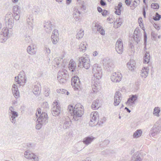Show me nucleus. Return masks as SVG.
<instances>
[{
    "label": "nucleus",
    "instance_id": "nucleus-1",
    "mask_svg": "<svg viewBox=\"0 0 161 161\" xmlns=\"http://www.w3.org/2000/svg\"><path fill=\"white\" fill-rule=\"evenodd\" d=\"M36 113L37 118H38L36 125V128L38 130H40L43 125L45 124L48 122V116L47 114L43 111H37Z\"/></svg>",
    "mask_w": 161,
    "mask_h": 161
},
{
    "label": "nucleus",
    "instance_id": "nucleus-2",
    "mask_svg": "<svg viewBox=\"0 0 161 161\" xmlns=\"http://www.w3.org/2000/svg\"><path fill=\"white\" fill-rule=\"evenodd\" d=\"M20 14L16 13L15 15H14L11 12L8 13L5 16V21L6 26L8 29H12L14 25V19L16 20H19L20 17Z\"/></svg>",
    "mask_w": 161,
    "mask_h": 161
},
{
    "label": "nucleus",
    "instance_id": "nucleus-3",
    "mask_svg": "<svg viewBox=\"0 0 161 161\" xmlns=\"http://www.w3.org/2000/svg\"><path fill=\"white\" fill-rule=\"evenodd\" d=\"M12 34V29H8L7 27L3 28L0 34V42L2 43L5 42Z\"/></svg>",
    "mask_w": 161,
    "mask_h": 161
},
{
    "label": "nucleus",
    "instance_id": "nucleus-4",
    "mask_svg": "<svg viewBox=\"0 0 161 161\" xmlns=\"http://www.w3.org/2000/svg\"><path fill=\"white\" fill-rule=\"evenodd\" d=\"M79 67L84 68L86 69H88L90 66V60L88 57H81L79 58Z\"/></svg>",
    "mask_w": 161,
    "mask_h": 161
},
{
    "label": "nucleus",
    "instance_id": "nucleus-5",
    "mask_svg": "<svg viewBox=\"0 0 161 161\" xmlns=\"http://www.w3.org/2000/svg\"><path fill=\"white\" fill-rule=\"evenodd\" d=\"M99 75L96 76V77L93 76L92 79V87L93 91L94 92H96V90H98L99 88L100 79L101 78V73L99 74Z\"/></svg>",
    "mask_w": 161,
    "mask_h": 161
},
{
    "label": "nucleus",
    "instance_id": "nucleus-6",
    "mask_svg": "<svg viewBox=\"0 0 161 161\" xmlns=\"http://www.w3.org/2000/svg\"><path fill=\"white\" fill-rule=\"evenodd\" d=\"M71 83L73 87H74V89L75 90H78L80 87V81L77 76H75L72 78Z\"/></svg>",
    "mask_w": 161,
    "mask_h": 161
},
{
    "label": "nucleus",
    "instance_id": "nucleus-7",
    "mask_svg": "<svg viewBox=\"0 0 161 161\" xmlns=\"http://www.w3.org/2000/svg\"><path fill=\"white\" fill-rule=\"evenodd\" d=\"M161 130V125L159 124V122H157L154 125L150 132L152 136H153L158 133Z\"/></svg>",
    "mask_w": 161,
    "mask_h": 161
},
{
    "label": "nucleus",
    "instance_id": "nucleus-8",
    "mask_svg": "<svg viewBox=\"0 0 161 161\" xmlns=\"http://www.w3.org/2000/svg\"><path fill=\"white\" fill-rule=\"evenodd\" d=\"M115 49L117 52L119 54H121L123 50V44L121 39H119L115 44Z\"/></svg>",
    "mask_w": 161,
    "mask_h": 161
},
{
    "label": "nucleus",
    "instance_id": "nucleus-9",
    "mask_svg": "<svg viewBox=\"0 0 161 161\" xmlns=\"http://www.w3.org/2000/svg\"><path fill=\"white\" fill-rule=\"evenodd\" d=\"M101 73V76H102V69L98 66V64H95L92 67V73L93 76L96 77L98 76L99 73Z\"/></svg>",
    "mask_w": 161,
    "mask_h": 161
},
{
    "label": "nucleus",
    "instance_id": "nucleus-10",
    "mask_svg": "<svg viewBox=\"0 0 161 161\" xmlns=\"http://www.w3.org/2000/svg\"><path fill=\"white\" fill-rule=\"evenodd\" d=\"M101 73V76H102V69L98 66V64H95L92 67V73L93 76L96 77L98 76L99 73Z\"/></svg>",
    "mask_w": 161,
    "mask_h": 161
},
{
    "label": "nucleus",
    "instance_id": "nucleus-11",
    "mask_svg": "<svg viewBox=\"0 0 161 161\" xmlns=\"http://www.w3.org/2000/svg\"><path fill=\"white\" fill-rule=\"evenodd\" d=\"M122 77L121 73L119 72H114L113 73L112 75L111 76V79L113 82H118L121 80Z\"/></svg>",
    "mask_w": 161,
    "mask_h": 161
},
{
    "label": "nucleus",
    "instance_id": "nucleus-12",
    "mask_svg": "<svg viewBox=\"0 0 161 161\" xmlns=\"http://www.w3.org/2000/svg\"><path fill=\"white\" fill-rule=\"evenodd\" d=\"M58 35V30H54L51 36L52 41L53 44H55L58 42L59 40Z\"/></svg>",
    "mask_w": 161,
    "mask_h": 161
},
{
    "label": "nucleus",
    "instance_id": "nucleus-13",
    "mask_svg": "<svg viewBox=\"0 0 161 161\" xmlns=\"http://www.w3.org/2000/svg\"><path fill=\"white\" fill-rule=\"evenodd\" d=\"M121 94L119 91H116L114 97V104L115 106H118L122 100Z\"/></svg>",
    "mask_w": 161,
    "mask_h": 161
},
{
    "label": "nucleus",
    "instance_id": "nucleus-14",
    "mask_svg": "<svg viewBox=\"0 0 161 161\" xmlns=\"http://www.w3.org/2000/svg\"><path fill=\"white\" fill-rule=\"evenodd\" d=\"M103 64L104 66V68L108 71H110L113 69L114 67V65L112 61L110 59L107 60L105 62V63H104Z\"/></svg>",
    "mask_w": 161,
    "mask_h": 161
},
{
    "label": "nucleus",
    "instance_id": "nucleus-15",
    "mask_svg": "<svg viewBox=\"0 0 161 161\" xmlns=\"http://www.w3.org/2000/svg\"><path fill=\"white\" fill-rule=\"evenodd\" d=\"M69 69L71 72H75L76 73V71H78V69L76 66L75 62L73 59H71L69 64Z\"/></svg>",
    "mask_w": 161,
    "mask_h": 161
},
{
    "label": "nucleus",
    "instance_id": "nucleus-16",
    "mask_svg": "<svg viewBox=\"0 0 161 161\" xmlns=\"http://www.w3.org/2000/svg\"><path fill=\"white\" fill-rule=\"evenodd\" d=\"M14 79L15 82L19 84L22 85V83H24L26 81V79L20 75H19L17 76H15Z\"/></svg>",
    "mask_w": 161,
    "mask_h": 161
},
{
    "label": "nucleus",
    "instance_id": "nucleus-17",
    "mask_svg": "<svg viewBox=\"0 0 161 161\" xmlns=\"http://www.w3.org/2000/svg\"><path fill=\"white\" fill-rule=\"evenodd\" d=\"M9 115L11 121L15 124L16 122L15 118L18 116V113L16 111H10L9 112Z\"/></svg>",
    "mask_w": 161,
    "mask_h": 161
},
{
    "label": "nucleus",
    "instance_id": "nucleus-18",
    "mask_svg": "<svg viewBox=\"0 0 161 161\" xmlns=\"http://www.w3.org/2000/svg\"><path fill=\"white\" fill-rule=\"evenodd\" d=\"M95 139V138L92 136H88L83 139V142L86 146L91 144Z\"/></svg>",
    "mask_w": 161,
    "mask_h": 161
},
{
    "label": "nucleus",
    "instance_id": "nucleus-19",
    "mask_svg": "<svg viewBox=\"0 0 161 161\" xmlns=\"http://www.w3.org/2000/svg\"><path fill=\"white\" fill-rule=\"evenodd\" d=\"M84 114V111H72L73 119L75 120H78Z\"/></svg>",
    "mask_w": 161,
    "mask_h": 161
},
{
    "label": "nucleus",
    "instance_id": "nucleus-20",
    "mask_svg": "<svg viewBox=\"0 0 161 161\" xmlns=\"http://www.w3.org/2000/svg\"><path fill=\"white\" fill-rule=\"evenodd\" d=\"M12 91L14 97L16 98H18L19 95V93L17 87V86L15 84H14L12 86Z\"/></svg>",
    "mask_w": 161,
    "mask_h": 161
},
{
    "label": "nucleus",
    "instance_id": "nucleus-21",
    "mask_svg": "<svg viewBox=\"0 0 161 161\" xmlns=\"http://www.w3.org/2000/svg\"><path fill=\"white\" fill-rule=\"evenodd\" d=\"M138 32V31L136 30V29L135 30L133 35L134 39L137 44H139L140 43V40L141 37L140 34H139V33H140Z\"/></svg>",
    "mask_w": 161,
    "mask_h": 161
},
{
    "label": "nucleus",
    "instance_id": "nucleus-22",
    "mask_svg": "<svg viewBox=\"0 0 161 161\" xmlns=\"http://www.w3.org/2000/svg\"><path fill=\"white\" fill-rule=\"evenodd\" d=\"M137 98V97L136 95H132L131 97L128 99L127 103L130 105H132L135 104Z\"/></svg>",
    "mask_w": 161,
    "mask_h": 161
},
{
    "label": "nucleus",
    "instance_id": "nucleus-23",
    "mask_svg": "<svg viewBox=\"0 0 161 161\" xmlns=\"http://www.w3.org/2000/svg\"><path fill=\"white\" fill-rule=\"evenodd\" d=\"M40 84L37 83V84L34 86V87L33 88L32 91L34 94L37 96L39 95L40 93Z\"/></svg>",
    "mask_w": 161,
    "mask_h": 161
},
{
    "label": "nucleus",
    "instance_id": "nucleus-24",
    "mask_svg": "<svg viewBox=\"0 0 161 161\" xmlns=\"http://www.w3.org/2000/svg\"><path fill=\"white\" fill-rule=\"evenodd\" d=\"M139 153L138 152L135 153L131 157V161H141L142 159L139 155Z\"/></svg>",
    "mask_w": 161,
    "mask_h": 161
},
{
    "label": "nucleus",
    "instance_id": "nucleus-25",
    "mask_svg": "<svg viewBox=\"0 0 161 161\" xmlns=\"http://www.w3.org/2000/svg\"><path fill=\"white\" fill-rule=\"evenodd\" d=\"M128 68L131 71L134 70V68L136 67V63L134 60H130V62H128L127 64Z\"/></svg>",
    "mask_w": 161,
    "mask_h": 161
},
{
    "label": "nucleus",
    "instance_id": "nucleus-26",
    "mask_svg": "<svg viewBox=\"0 0 161 161\" xmlns=\"http://www.w3.org/2000/svg\"><path fill=\"white\" fill-rule=\"evenodd\" d=\"M52 107L53 108L52 111H60V107L59 105V104L56 101H54L52 105Z\"/></svg>",
    "mask_w": 161,
    "mask_h": 161
},
{
    "label": "nucleus",
    "instance_id": "nucleus-27",
    "mask_svg": "<svg viewBox=\"0 0 161 161\" xmlns=\"http://www.w3.org/2000/svg\"><path fill=\"white\" fill-rule=\"evenodd\" d=\"M150 59L149 53L146 51L143 58L144 63L147 64L149 63Z\"/></svg>",
    "mask_w": 161,
    "mask_h": 161
},
{
    "label": "nucleus",
    "instance_id": "nucleus-28",
    "mask_svg": "<svg viewBox=\"0 0 161 161\" xmlns=\"http://www.w3.org/2000/svg\"><path fill=\"white\" fill-rule=\"evenodd\" d=\"M99 103V100H96L95 101H93L91 105V107L93 110L97 109L100 105L98 104Z\"/></svg>",
    "mask_w": 161,
    "mask_h": 161
},
{
    "label": "nucleus",
    "instance_id": "nucleus-29",
    "mask_svg": "<svg viewBox=\"0 0 161 161\" xmlns=\"http://www.w3.org/2000/svg\"><path fill=\"white\" fill-rule=\"evenodd\" d=\"M87 45V44L86 42H84L81 43L80 45V51L83 53L85 52L86 49V46Z\"/></svg>",
    "mask_w": 161,
    "mask_h": 161
},
{
    "label": "nucleus",
    "instance_id": "nucleus-30",
    "mask_svg": "<svg viewBox=\"0 0 161 161\" xmlns=\"http://www.w3.org/2000/svg\"><path fill=\"white\" fill-rule=\"evenodd\" d=\"M148 72V70L147 69V68L144 67L141 71V75L142 77H144L145 78L147 76Z\"/></svg>",
    "mask_w": 161,
    "mask_h": 161
},
{
    "label": "nucleus",
    "instance_id": "nucleus-31",
    "mask_svg": "<svg viewBox=\"0 0 161 161\" xmlns=\"http://www.w3.org/2000/svg\"><path fill=\"white\" fill-rule=\"evenodd\" d=\"M71 121L70 119L64 120L63 121V127L64 129H67L69 128V127L71 124Z\"/></svg>",
    "mask_w": 161,
    "mask_h": 161
},
{
    "label": "nucleus",
    "instance_id": "nucleus-32",
    "mask_svg": "<svg viewBox=\"0 0 161 161\" xmlns=\"http://www.w3.org/2000/svg\"><path fill=\"white\" fill-rule=\"evenodd\" d=\"M95 26L97 28V31L100 33L101 35H105V31L102 26L99 25V24L97 23H96V24Z\"/></svg>",
    "mask_w": 161,
    "mask_h": 161
},
{
    "label": "nucleus",
    "instance_id": "nucleus-33",
    "mask_svg": "<svg viewBox=\"0 0 161 161\" xmlns=\"http://www.w3.org/2000/svg\"><path fill=\"white\" fill-rule=\"evenodd\" d=\"M34 154L31 153L29 150H27L24 153L25 157L27 159H32Z\"/></svg>",
    "mask_w": 161,
    "mask_h": 161
},
{
    "label": "nucleus",
    "instance_id": "nucleus-34",
    "mask_svg": "<svg viewBox=\"0 0 161 161\" xmlns=\"http://www.w3.org/2000/svg\"><path fill=\"white\" fill-rule=\"evenodd\" d=\"M122 23V19L120 18H118L116 19V21L114 22V27L115 28H117L120 27Z\"/></svg>",
    "mask_w": 161,
    "mask_h": 161
},
{
    "label": "nucleus",
    "instance_id": "nucleus-35",
    "mask_svg": "<svg viewBox=\"0 0 161 161\" xmlns=\"http://www.w3.org/2000/svg\"><path fill=\"white\" fill-rule=\"evenodd\" d=\"M90 119L97 120L99 119V115L97 111H92L90 114Z\"/></svg>",
    "mask_w": 161,
    "mask_h": 161
},
{
    "label": "nucleus",
    "instance_id": "nucleus-36",
    "mask_svg": "<svg viewBox=\"0 0 161 161\" xmlns=\"http://www.w3.org/2000/svg\"><path fill=\"white\" fill-rule=\"evenodd\" d=\"M27 51L28 53L30 54H34L36 53L35 48L32 46H28L27 48Z\"/></svg>",
    "mask_w": 161,
    "mask_h": 161
},
{
    "label": "nucleus",
    "instance_id": "nucleus-37",
    "mask_svg": "<svg viewBox=\"0 0 161 161\" xmlns=\"http://www.w3.org/2000/svg\"><path fill=\"white\" fill-rule=\"evenodd\" d=\"M81 14L80 11L78 9L74 12L73 14V17L76 21H78L80 19V15Z\"/></svg>",
    "mask_w": 161,
    "mask_h": 161
},
{
    "label": "nucleus",
    "instance_id": "nucleus-38",
    "mask_svg": "<svg viewBox=\"0 0 161 161\" xmlns=\"http://www.w3.org/2000/svg\"><path fill=\"white\" fill-rule=\"evenodd\" d=\"M20 8V7L18 5L13 6V10L14 15H15L16 13L19 14H20L21 13Z\"/></svg>",
    "mask_w": 161,
    "mask_h": 161
},
{
    "label": "nucleus",
    "instance_id": "nucleus-39",
    "mask_svg": "<svg viewBox=\"0 0 161 161\" xmlns=\"http://www.w3.org/2000/svg\"><path fill=\"white\" fill-rule=\"evenodd\" d=\"M142 134V131L141 129L137 130L133 134V136L134 138L140 136Z\"/></svg>",
    "mask_w": 161,
    "mask_h": 161
},
{
    "label": "nucleus",
    "instance_id": "nucleus-40",
    "mask_svg": "<svg viewBox=\"0 0 161 161\" xmlns=\"http://www.w3.org/2000/svg\"><path fill=\"white\" fill-rule=\"evenodd\" d=\"M52 25L51 22L50 21H47L45 23L44 27H46L47 29L48 30V31H46L47 32H50L52 30Z\"/></svg>",
    "mask_w": 161,
    "mask_h": 161
},
{
    "label": "nucleus",
    "instance_id": "nucleus-41",
    "mask_svg": "<svg viewBox=\"0 0 161 161\" xmlns=\"http://www.w3.org/2000/svg\"><path fill=\"white\" fill-rule=\"evenodd\" d=\"M132 4L130 6L131 9L133 10L137 6L138 3H140L139 0H131Z\"/></svg>",
    "mask_w": 161,
    "mask_h": 161
},
{
    "label": "nucleus",
    "instance_id": "nucleus-42",
    "mask_svg": "<svg viewBox=\"0 0 161 161\" xmlns=\"http://www.w3.org/2000/svg\"><path fill=\"white\" fill-rule=\"evenodd\" d=\"M97 125V120L90 119L89 125L91 126H94Z\"/></svg>",
    "mask_w": 161,
    "mask_h": 161
},
{
    "label": "nucleus",
    "instance_id": "nucleus-43",
    "mask_svg": "<svg viewBox=\"0 0 161 161\" xmlns=\"http://www.w3.org/2000/svg\"><path fill=\"white\" fill-rule=\"evenodd\" d=\"M84 35V31L82 30H80L76 35V37L79 39L82 38Z\"/></svg>",
    "mask_w": 161,
    "mask_h": 161
},
{
    "label": "nucleus",
    "instance_id": "nucleus-44",
    "mask_svg": "<svg viewBox=\"0 0 161 161\" xmlns=\"http://www.w3.org/2000/svg\"><path fill=\"white\" fill-rule=\"evenodd\" d=\"M57 92L59 93L64 94L68 95L69 92L67 90L64 89H57Z\"/></svg>",
    "mask_w": 161,
    "mask_h": 161
},
{
    "label": "nucleus",
    "instance_id": "nucleus-45",
    "mask_svg": "<svg viewBox=\"0 0 161 161\" xmlns=\"http://www.w3.org/2000/svg\"><path fill=\"white\" fill-rule=\"evenodd\" d=\"M147 35L146 31H144V48L145 49H147L146 45H147Z\"/></svg>",
    "mask_w": 161,
    "mask_h": 161
},
{
    "label": "nucleus",
    "instance_id": "nucleus-46",
    "mask_svg": "<svg viewBox=\"0 0 161 161\" xmlns=\"http://www.w3.org/2000/svg\"><path fill=\"white\" fill-rule=\"evenodd\" d=\"M98 119V120L97 119V124H98L99 125H102L105 122L106 119V118L105 117H103V120L102 119H101V118Z\"/></svg>",
    "mask_w": 161,
    "mask_h": 161
},
{
    "label": "nucleus",
    "instance_id": "nucleus-47",
    "mask_svg": "<svg viewBox=\"0 0 161 161\" xmlns=\"http://www.w3.org/2000/svg\"><path fill=\"white\" fill-rule=\"evenodd\" d=\"M50 93V90L48 88H45L44 94L46 97H48Z\"/></svg>",
    "mask_w": 161,
    "mask_h": 161
},
{
    "label": "nucleus",
    "instance_id": "nucleus-48",
    "mask_svg": "<svg viewBox=\"0 0 161 161\" xmlns=\"http://www.w3.org/2000/svg\"><path fill=\"white\" fill-rule=\"evenodd\" d=\"M161 18V16L158 13H156L155 16H153V19L155 21H158Z\"/></svg>",
    "mask_w": 161,
    "mask_h": 161
},
{
    "label": "nucleus",
    "instance_id": "nucleus-49",
    "mask_svg": "<svg viewBox=\"0 0 161 161\" xmlns=\"http://www.w3.org/2000/svg\"><path fill=\"white\" fill-rule=\"evenodd\" d=\"M42 108H43L44 109L42 110H44L45 109V111H47L48 108V105L47 102L44 103L42 105Z\"/></svg>",
    "mask_w": 161,
    "mask_h": 161
},
{
    "label": "nucleus",
    "instance_id": "nucleus-50",
    "mask_svg": "<svg viewBox=\"0 0 161 161\" xmlns=\"http://www.w3.org/2000/svg\"><path fill=\"white\" fill-rule=\"evenodd\" d=\"M69 77V75L68 73L63 74L61 75H58L57 77V79H59L60 78H66V79H68Z\"/></svg>",
    "mask_w": 161,
    "mask_h": 161
},
{
    "label": "nucleus",
    "instance_id": "nucleus-51",
    "mask_svg": "<svg viewBox=\"0 0 161 161\" xmlns=\"http://www.w3.org/2000/svg\"><path fill=\"white\" fill-rule=\"evenodd\" d=\"M67 73H68L67 71L65 69H62L58 73V75L64 74Z\"/></svg>",
    "mask_w": 161,
    "mask_h": 161
},
{
    "label": "nucleus",
    "instance_id": "nucleus-52",
    "mask_svg": "<svg viewBox=\"0 0 161 161\" xmlns=\"http://www.w3.org/2000/svg\"><path fill=\"white\" fill-rule=\"evenodd\" d=\"M151 7L154 9H158L159 8V6L157 3H153L151 5Z\"/></svg>",
    "mask_w": 161,
    "mask_h": 161
},
{
    "label": "nucleus",
    "instance_id": "nucleus-53",
    "mask_svg": "<svg viewBox=\"0 0 161 161\" xmlns=\"http://www.w3.org/2000/svg\"><path fill=\"white\" fill-rule=\"evenodd\" d=\"M59 81L60 83H65L67 80H68L66 78H60L59 79H57Z\"/></svg>",
    "mask_w": 161,
    "mask_h": 161
},
{
    "label": "nucleus",
    "instance_id": "nucleus-54",
    "mask_svg": "<svg viewBox=\"0 0 161 161\" xmlns=\"http://www.w3.org/2000/svg\"><path fill=\"white\" fill-rule=\"evenodd\" d=\"M54 64H56L59 67L60 66V62L58 58H56L54 59Z\"/></svg>",
    "mask_w": 161,
    "mask_h": 161
},
{
    "label": "nucleus",
    "instance_id": "nucleus-55",
    "mask_svg": "<svg viewBox=\"0 0 161 161\" xmlns=\"http://www.w3.org/2000/svg\"><path fill=\"white\" fill-rule=\"evenodd\" d=\"M111 153L110 151L108 150H105L101 152V154L104 155H108L110 154Z\"/></svg>",
    "mask_w": 161,
    "mask_h": 161
},
{
    "label": "nucleus",
    "instance_id": "nucleus-56",
    "mask_svg": "<svg viewBox=\"0 0 161 161\" xmlns=\"http://www.w3.org/2000/svg\"><path fill=\"white\" fill-rule=\"evenodd\" d=\"M82 106V105L80 103L76 104L74 107V109H76V111H80V107Z\"/></svg>",
    "mask_w": 161,
    "mask_h": 161
},
{
    "label": "nucleus",
    "instance_id": "nucleus-57",
    "mask_svg": "<svg viewBox=\"0 0 161 161\" xmlns=\"http://www.w3.org/2000/svg\"><path fill=\"white\" fill-rule=\"evenodd\" d=\"M27 25H28V27L29 29L32 30L33 29V22H27Z\"/></svg>",
    "mask_w": 161,
    "mask_h": 161
},
{
    "label": "nucleus",
    "instance_id": "nucleus-58",
    "mask_svg": "<svg viewBox=\"0 0 161 161\" xmlns=\"http://www.w3.org/2000/svg\"><path fill=\"white\" fill-rule=\"evenodd\" d=\"M52 115L54 116H59L60 114V111H51Z\"/></svg>",
    "mask_w": 161,
    "mask_h": 161
},
{
    "label": "nucleus",
    "instance_id": "nucleus-59",
    "mask_svg": "<svg viewBox=\"0 0 161 161\" xmlns=\"http://www.w3.org/2000/svg\"><path fill=\"white\" fill-rule=\"evenodd\" d=\"M27 22H33V18L32 15H30L27 19Z\"/></svg>",
    "mask_w": 161,
    "mask_h": 161
},
{
    "label": "nucleus",
    "instance_id": "nucleus-60",
    "mask_svg": "<svg viewBox=\"0 0 161 161\" xmlns=\"http://www.w3.org/2000/svg\"><path fill=\"white\" fill-rule=\"evenodd\" d=\"M122 3L121 2L119 3L118 5L117 6H115L114 9L115 10H118L119 8H120L122 7Z\"/></svg>",
    "mask_w": 161,
    "mask_h": 161
},
{
    "label": "nucleus",
    "instance_id": "nucleus-61",
    "mask_svg": "<svg viewBox=\"0 0 161 161\" xmlns=\"http://www.w3.org/2000/svg\"><path fill=\"white\" fill-rule=\"evenodd\" d=\"M68 111H76V109H74V107L72 105H70L68 107Z\"/></svg>",
    "mask_w": 161,
    "mask_h": 161
},
{
    "label": "nucleus",
    "instance_id": "nucleus-62",
    "mask_svg": "<svg viewBox=\"0 0 161 161\" xmlns=\"http://www.w3.org/2000/svg\"><path fill=\"white\" fill-rule=\"evenodd\" d=\"M138 22L139 24V25L142 27V25L143 26V23H142V18L141 17H140L139 18Z\"/></svg>",
    "mask_w": 161,
    "mask_h": 161
},
{
    "label": "nucleus",
    "instance_id": "nucleus-63",
    "mask_svg": "<svg viewBox=\"0 0 161 161\" xmlns=\"http://www.w3.org/2000/svg\"><path fill=\"white\" fill-rule=\"evenodd\" d=\"M39 8H37L36 9L35 8H34L33 10V14L36 15L38 14L39 12Z\"/></svg>",
    "mask_w": 161,
    "mask_h": 161
},
{
    "label": "nucleus",
    "instance_id": "nucleus-64",
    "mask_svg": "<svg viewBox=\"0 0 161 161\" xmlns=\"http://www.w3.org/2000/svg\"><path fill=\"white\" fill-rule=\"evenodd\" d=\"M103 0H101L100 2V5L102 7L104 6L107 4L106 3L105 1H103Z\"/></svg>",
    "mask_w": 161,
    "mask_h": 161
}]
</instances>
